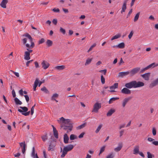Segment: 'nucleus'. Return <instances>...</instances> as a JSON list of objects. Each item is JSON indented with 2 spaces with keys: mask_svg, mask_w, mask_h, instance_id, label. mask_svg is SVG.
Segmentation results:
<instances>
[{
  "mask_svg": "<svg viewBox=\"0 0 158 158\" xmlns=\"http://www.w3.org/2000/svg\"><path fill=\"white\" fill-rule=\"evenodd\" d=\"M101 108V103L96 102L94 105L92 112L97 113L99 110Z\"/></svg>",
  "mask_w": 158,
  "mask_h": 158,
  "instance_id": "nucleus-6",
  "label": "nucleus"
},
{
  "mask_svg": "<svg viewBox=\"0 0 158 158\" xmlns=\"http://www.w3.org/2000/svg\"><path fill=\"white\" fill-rule=\"evenodd\" d=\"M121 35L120 34H118L116 35H114L112 37L111 39V40H113L116 39H118L121 37Z\"/></svg>",
  "mask_w": 158,
  "mask_h": 158,
  "instance_id": "nucleus-31",
  "label": "nucleus"
},
{
  "mask_svg": "<svg viewBox=\"0 0 158 158\" xmlns=\"http://www.w3.org/2000/svg\"><path fill=\"white\" fill-rule=\"evenodd\" d=\"M19 93L20 95L21 96H22L23 95V93H24L25 94H27V92L26 91H23L22 89H20L19 91Z\"/></svg>",
  "mask_w": 158,
  "mask_h": 158,
  "instance_id": "nucleus-37",
  "label": "nucleus"
},
{
  "mask_svg": "<svg viewBox=\"0 0 158 158\" xmlns=\"http://www.w3.org/2000/svg\"><path fill=\"white\" fill-rule=\"evenodd\" d=\"M19 108L22 109H19L18 111L20 113H22V114L25 116H28L29 115L30 113V111L27 112L28 110L27 108L25 106L22 107L20 106Z\"/></svg>",
  "mask_w": 158,
  "mask_h": 158,
  "instance_id": "nucleus-5",
  "label": "nucleus"
},
{
  "mask_svg": "<svg viewBox=\"0 0 158 158\" xmlns=\"http://www.w3.org/2000/svg\"><path fill=\"white\" fill-rule=\"evenodd\" d=\"M123 147V144L122 143H119L118 144V146L114 149V151L116 152L120 151Z\"/></svg>",
  "mask_w": 158,
  "mask_h": 158,
  "instance_id": "nucleus-19",
  "label": "nucleus"
},
{
  "mask_svg": "<svg viewBox=\"0 0 158 158\" xmlns=\"http://www.w3.org/2000/svg\"><path fill=\"white\" fill-rule=\"evenodd\" d=\"M85 134V133L82 132L78 136L79 138H81L83 137L84 135Z\"/></svg>",
  "mask_w": 158,
  "mask_h": 158,
  "instance_id": "nucleus-56",
  "label": "nucleus"
},
{
  "mask_svg": "<svg viewBox=\"0 0 158 158\" xmlns=\"http://www.w3.org/2000/svg\"><path fill=\"white\" fill-rule=\"evenodd\" d=\"M65 67L64 65L58 66L55 67V69L58 70H62L64 69Z\"/></svg>",
  "mask_w": 158,
  "mask_h": 158,
  "instance_id": "nucleus-30",
  "label": "nucleus"
},
{
  "mask_svg": "<svg viewBox=\"0 0 158 158\" xmlns=\"http://www.w3.org/2000/svg\"><path fill=\"white\" fill-rule=\"evenodd\" d=\"M52 11L54 12H60V10L58 8H54L52 9Z\"/></svg>",
  "mask_w": 158,
  "mask_h": 158,
  "instance_id": "nucleus-59",
  "label": "nucleus"
},
{
  "mask_svg": "<svg viewBox=\"0 0 158 158\" xmlns=\"http://www.w3.org/2000/svg\"><path fill=\"white\" fill-rule=\"evenodd\" d=\"M140 68L136 67L132 69L129 72L130 76V77H132L137 73L140 70Z\"/></svg>",
  "mask_w": 158,
  "mask_h": 158,
  "instance_id": "nucleus-8",
  "label": "nucleus"
},
{
  "mask_svg": "<svg viewBox=\"0 0 158 158\" xmlns=\"http://www.w3.org/2000/svg\"><path fill=\"white\" fill-rule=\"evenodd\" d=\"M107 70L106 69L100 70L99 72L100 73H103L104 75H105L106 73Z\"/></svg>",
  "mask_w": 158,
  "mask_h": 158,
  "instance_id": "nucleus-53",
  "label": "nucleus"
},
{
  "mask_svg": "<svg viewBox=\"0 0 158 158\" xmlns=\"http://www.w3.org/2000/svg\"><path fill=\"white\" fill-rule=\"evenodd\" d=\"M35 67L36 68H38L39 67V64L37 61H35L34 63Z\"/></svg>",
  "mask_w": 158,
  "mask_h": 158,
  "instance_id": "nucleus-63",
  "label": "nucleus"
},
{
  "mask_svg": "<svg viewBox=\"0 0 158 158\" xmlns=\"http://www.w3.org/2000/svg\"><path fill=\"white\" fill-rule=\"evenodd\" d=\"M12 94L13 97L14 98H15V97L16 96L15 93V90L14 89H13L12 90Z\"/></svg>",
  "mask_w": 158,
  "mask_h": 158,
  "instance_id": "nucleus-64",
  "label": "nucleus"
},
{
  "mask_svg": "<svg viewBox=\"0 0 158 158\" xmlns=\"http://www.w3.org/2000/svg\"><path fill=\"white\" fill-rule=\"evenodd\" d=\"M26 149V145L24 144L23 147L22 148V152L23 154H24Z\"/></svg>",
  "mask_w": 158,
  "mask_h": 158,
  "instance_id": "nucleus-47",
  "label": "nucleus"
},
{
  "mask_svg": "<svg viewBox=\"0 0 158 158\" xmlns=\"http://www.w3.org/2000/svg\"><path fill=\"white\" fill-rule=\"evenodd\" d=\"M119 99L118 98H111L109 101V104H111L113 102L117 100H118Z\"/></svg>",
  "mask_w": 158,
  "mask_h": 158,
  "instance_id": "nucleus-27",
  "label": "nucleus"
},
{
  "mask_svg": "<svg viewBox=\"0 0 158 158\" xmlns=\"http://www.w3.org/2000/svg\"><path fill=\"white\" fill-rule=\"evenodd\" d=\"M57 22V19H54L52 21L53 23L55 25H56Z\"/></svg>",
  "mask_w": 158,
  "mask_h": 158,
  "instance_id": "nucleus-62",
  "label": "nucleus"
},
{
  "mask_svg": "<svg viewBox=\"0 0 158 158\" xmlns=\"http://www.w3.org/2000/svg\"><path fill=\"white\" fill-rule=\"evenodd\" d=\"M156 130L155 128L153 127L152 129V133L153 135H155L156 134Z\"/></svg>",
  "mask_w": 158,
  "mask_h": 158,
  "instance_id": "nucleus-45",
  "label": "nucleus"
},
{
  "mask_svg": "<svg viewBox=\"0 0 158 158\" xmlns=\"http://www.w3.org/2000/svg\"><path fill=\"white\" fill-rule=\"evenodd\" d=\"M85 125H86L85 123H83V124H82L81 125L77 127H76V129L77 130H80L82 128H83L85 127Z\"/></svg>",
  "mask_w": 158,
  "mask_h": 158,
  "instance_id": "nucleus-32",
  "label": "nucleus"
},
{
  "mask_svg": "<svg viewBox=\"0 0 158 158\" xmlns=\"http://www.w3.org/2000/svg\"><path fill=\"white\" fill-rule=\"evenodd\" d=\"M35 148H34V147H33L32 148V153H31V156L33 158H35Z\"/></svg>",
  "mask_w": 158,
  "mask_h": 158,
  "instance_id": "nucleus-38",
  "label": "nucleus"
},
{
  "mask_svg": "<svg viewBox=\"0 0 158 158\" xmlns=\"http://www.w3.org/2000/svg\"><path fill=\"white\" fill-rule=\"evenodd\" d=\"M42 139L43 141H45L47 139V137L46 135H43L42 137Z\"/></svg>",
  "mask_w": 158,
  "mask_h": 158,
  "instance_id": "nucleus-48",
  "label": "nucleus"
},
{
  "mask_svg": "<svg viewBox=\"0 0 158 158\" xmlns=\"http://www.w3.org/2000/svg\"><path fill=\"white\" fill-rule=\"evenodd\" d=\"M148 158H152V154L149 152H147Z\"/></svg>",
  "mask_w": 158,
  "mask_h": 158,
  "instance_id": "nucleus-51",
  "label": "nucleus"
},
{
  "mask_svg": "<svg viewBox=\"0 0 158 158\" xmlns=\"http://www.w3.org/2000/svg\"><path fill=\"white\" fill-rule=\"evenodd\" d=\"M41 90L45 92L46 93H49L48 90L45 87H44L41 89Z\"/></svg>",
  "mask_w": 158,
  "mask_h": 158,
  "instance_id": "nucleus-41",
  "label": "nucleus"
},
{
  "mask_svg": "<svg viewBox=\"0 0 158 158\" xmlns=\"http://www.w3.org/2000/svg\"><path fill=\"white\" fill-rule=\"evenodd\" d=\"M115 111L113 109H111L109 110L106 114L107 116H110L114 113Z\"/></svg>",
  "mask_w": 158,
  "mask_h": 158,
  "instance_id": "nucleus-26",
  "label": "nucleus"
},
{
  "mask_svg": "<svg viewBox=\"0 0 158 158\" xmlns=\"http://www.w3.org/2000/svg\"><path fill=\"white\" fill-rule=\"evenodd\" d=\"M58 97V94L56 93L53 94L51 98L52 100H55L56 98H57Z\"/></svg>",
  "mask_w": 158,
  "mask_h": 158,
  "instance_id": "nucleus-36",
  "label": "nucleus"
},
{
  "mask_svg": "<svg viewBox=\"0 0 158 158\" xmlns=\"http://www.w3.org/2000/svg\"><path fill=\"white\" fill-rule=\"evenodd\" d=\"M70 139L71 140H74L77 138V137L76 135L73 134H72L70 136Z\"/></svg>",
  "mask_w": 158,
  "mask_h": 158,
  "instance_id": "nucleus-39",
  "label": "nucleus"
},
{
  "mask_svg": "<svg viewBox=\"0 0 158 158\" xmlns=\"http://www.w3.org/2000/svg\"><path fill=\"white\" fill-rule=\"evenodd\" d=\"M121 92L123 94H129L131 93V90L127 88H124L121 91Z\"/></svg>",
  "mask_w": 158,
  "mask_h": 158,
  "instance_id": "nucleus-12",
  "label": "nucleus"
},
{
  "mask_svg": "<svg viewBox=\"0 0 158 158\" xmlns=\"http://www.w3.org/2000/svg\"><path fill=\"white\" fill-rule=\"evenodd\" d=\"M96 46V44H94L93 45H92L89 48L88 50V52H89L90 51H91L93 48L94 47Z\"/></svg>",
  "mask_w": 158,
  "mask_h": 158,
  "instance_id": "nucleus-40",
  "label": "nucleus"
},
{
  "mask_svg": "<svg viewBox=\"0 0 158 158\" xmlns=\"http://www.w3.org/2000/svg\"><path fill=\"white\" fill-rule=\"evenodd\" d=\"M35 104L33 106L31 109V115H33V114L34 113V107H35Z\"/></svg>",
  "mask_w": 158,
  "mask_h": 158,
  "instance_id": "nucleus-43",
  "label": "nucleus"
},
{
  "mask_svg": "<svg viewBox=\"0 0 158 158\" xmlns=\"http://www.w3.org/2000/svg\"><path fill=\"white\" fill-rule=\"evenodd\" d=\"M69 137L67 133L65 134L64 135V142L67 144L69 142Z\"/></svg>",
  "mask_w": 158,
  "mask_h": 158,
  "instance_id": "nucleus-21",
  "label": "nucleus"
},
{
  "mask_svg": "<svg viewBox=\"0 0 158 158\" xmlns=\"http://www.w3.org/2000/svg\"><path fill=\"white\" fill-rule=\"evenodd\" d=\"M74 146L73 145H69L65 147H64L62 150L61 147H60V152H62V154L61 156V157H64L66 154H67L68 152L71 151L74 148Z\"/></svg>",
  "mask_w": 158,
  "mask_h": 158,
  "instance_id": "nucleus-4",
  "label": "nucleus"
},
{
  "mask_svg": "<svg viewBox=\"0 0 158 158\" xmlns=\"http://www.w3.org/2000/svg\"><path fill=\"white\" fill-rule=\"evenodd\" d=\"M54 147L52 145H51V144H50L49 145V147L48 148V150L49 151H52L53 150Z\"/></svg>",
  "mask_w": 158,
  "mask_h": 158,
  "instance_id": "nucleus-46",
  "label": "nucleus"
},
{
  "mask_svg": "<svg viewBox=\"0 0 158 158\" xmlns=\"http://www.w3.org/2000/svg\"><path fill=\"white\" fill-rule=\"evenodd\" d=\"M140 15V12L138 13L135 16L134 21L135 22H136L138 19Z\"/></svg>",
  "mask_w": 158,
  "mask_h": 158,
  "instance_id": "nucleus-35",
  "label": "nucleus"
},
{
  "mask_svg": "<svg viewBox=\"0 0 158 158\" xmlns=\"http://www.w3.org/2000/svg\"><path fill=\"white\" fill-rule=\"evenodd\" d=\"M127 9V2H124L123 5L122 7V10L121 13H122L123 12H124Z\"/></svg>",
  "mask_w": 158,
  "mask_h": 158,
  "instance_id": "nucleus-22",
  "label": "nucleus"
},
{
  "mask_svg": "<svg viewBox=\"0 0 158 158\" xmlns=\"http://www.w3.org/2000/svg\"><path fill=\"white\" fill-rule=\"evenodd\" d=\"M53 44L52 41L50 40H48L46 42V44L48 47L52 46Z\"/></svg>",
  "mask_w": 158,
  "mask_h": 158,
  "instance_id": "nucleus-29",
  "label": "nucleus"
},
{
  "mask_svg": "<svg viewBox=\"0 0 158 158\" xmlns=\"http://www.w3.org/2000/svg\"><path fill=\"white\" fill-rule=\"evenodd\" d=\"M158 66V63L156 64L155 63H153L150 64L148 65L146 67L144 68L141 71V72L142 73H143L144 72V71H145L146 70H147V69H148L152 68H154L155 67H156Z\"/></svg>",
  "mask_w": 158,
  "mask_h": 158,
  "instance_id": "nucleus-7",
  "label": "nucleus"
},
{
  "mask_svg": "<svg viewBox=\"0 0 158 158\" xmlns=\"http://www.w3.org/2000/svg\"><path fill=\"white\" fill-rule=\"evenodd\" d=\"M139 145L135 146L133 150V154L135 155H137L139 153Z\"/></svg>",
  "mask_w": 158,
  "mask_h": 158,
  "instance_id": "nucleus-13",
  "label": "nucleus"
},
{
  "mask_svg": "<svg viewBox=\"0 0 158 158\" xmlns=\"http://www.w3.org/2000/svg\"><path fill=\"white\" fill-rule=\"evenodd\" d=\"M33 61V60H28V61H27L26 63V65H27V66H29V64L30 63L32 62Z\"/></svg>",
  "mask_w": 158,
  "mask_h": 158,
  "instance_id": "nucleus-60",
  "label": "nucleus"
},
{
  "mask_svg": "<svg viewBox=\"0 0 158 158\" xmlns=\"http://www.w3.org/2000/svg\"><path fill=\"white\" fill-rule=\"evenodd\" d=\"M144 84L141 81L137 82L135 81H133L127 83L125 85V86L128 89H131L132 88H136L143 86Z\"/></svg>",
  "mask_w": 158,
  "mask_h": 158,
  "instance_id": "nucleus-3",
  "label": "nucleus"
},
{
  "mask_svg": "<svg viewBox=\"0 0 158 158\" xmlns=\"http://www.w3.org/2000/svg\"><path fill=\"white\" fill-rule=\"evenodd\" d=\"M133 32L132 31H131L130 34L128 36V38L130 39L132 37L133 35Z\"/></svg>",
  "mask_w": 158,
  "mask_h": 158,
  "instance_id": "nucleus-50",
  "label": "nucleus"
},
{
  "mask_svg": "<svg viewBox=\"0 0 158 158\" xmlns=\"http://www.w3.org/2000/svg\"><path fill=\"white\" fill-rule=\"evenodd\" d=\"M101 81L102 84H104L105 83V79L102 75L101 76Z\"/></svg>",
  "mask_w": 158,
  "mask_h": 158,
  "instance_id": "nucleus-42",
  "label": "nucleus"
},
{
  "mask_svg": "<svg viewBox=\"0 0 158 158\" xmlns=\"http://www.w3.org/2000/svg\"><path fill=\"white\" fill-rule=\"evenodd\" d=\"M45 41V40L44 38H42L39 41V44H40L43 43Z\"/></svg>",
  "mask_w": 158,
  "mask_h": 158,
  "instance_id": "nucleus-52",
  "label": "nucleus"
},
{
  "mask_svg": "<svg viewBox=\"0 0 158 158\" xmlns=\"http://www.w3.org/2000/svg\"><path fill=\"white\" fill-rule=\"evenodd\" d=\"M129 71H127L126 72H121L118 73V76L119 77H123L124 76H126L129 74Z\"/></svg>",
  "mask_w": 158,
  "mask_h": 158,
  "instance_id": "nucleus-15",
  "label": "nucleus"
},
{
  "mask_svg": "<svg viewBox=\"0 0 158 158\" xmlns=\"http://www.w3.org/2000/svg\"><path fill=\"white\" fill-rule=\"evenodd\" d=\"M19 143L20 147L23 148V147L24 145L26 144L25 141L23 142Z\"/></svg>",
  "mask_w": 158,
  "mask_h": 158,
  "instance_id": "nucleus-57",
  "label": "nucleus"
},
{
  "mask_svg": "<svg viewBox=\"0 0 158 158\" xmlns=\"http://www.w3.org/2000/svg\"><path fill=\"white\" fill-rule=\"evenodd\" d=\"M148 140L149 142H152L153 141H154V139L151 137H148Z\"/></svg>",
  "mask_w": 158,
  "mask_h": 158,
  "instance_id": "nucleus-61",
  "label": "nucleus"
},
{
  "mask_svg": "<svg viewBox=\"0 0 158 158\" xmlns=\"http://www.w3.org/2000/svg\"><path fill=\"white\" fill-rule=\"evenodd\" d=\"M57 121L61 125V127L67 130V133H68L72 130L73 126L70 119H65L63 117H61L57 120Z\"/></svg>",
  "mask_w": 158,
  "mask_h": 158,
  "instance_id": "nucleus-2",
  "label": "nucleus"
},
{
  "mask_svg": "<svg viewBox=\"0 0 158 158\" xmlns=\"http://www.w3.org/2000/svg\"><path fill=\"white\" fill-rule=\"evenodd\" d=\"M41 65L43 68L44 69H46L49 66V64L47 61L44 60L41 63Z\"/></svg>",
  "mask_w": 158,
  "mask_h": 158,
  "instance_id": "nucleus-10",
  "label": "nucleus"
},
{
  "mask_svg": "<svg viewBox=\"0 0 158 158\" xmlns=\"http://www.w3.org/2000/svg\"><path fill=\"white\" fill-rule=\"evenodd\" d=\"M102 124H100L99 125V126H98V127L97 129L95 131L96 133H98L99 132V131H100V130H101V129L102 128Z\"/></svg>",
  "mask_w": 158,
  "mask_h": 158,
  "instance_id": "nucleus-33",
  "label": "nucleus"
},
{
  "mask_svg": "<svg viewBox=\"0 0 158 158\" xmlns=\"http://www.w3.org/2000/svg\"><path fill=\"white\" fill-rule=\"evenodd\" d=\"M24 96L27 102H28L29 100V98L27 95H25Z\"/></svg>",
  "mask_w": 158,
  "mask_h": 158,
  "instance_id": "nucleus-54",
  "label": "nucleus"
},
{
  "mask_svg": "<svg viewBox=\"0 0 158 158\" xmlns=\"http://www.w3.org/2000/svg\"><path fill=\"white\" fill-rule=\"evenodd\" d=\"M158 85V77L155 80L152 81L150 84L149 87L150 88H152L153 87Z\"/></svg>",
  "mask_w": 158,
  "mask_h": 158,
  "instance_id": "nucleus-11",
  "label": "nucleus"
},
{
  "mask_svg": "<svg viewBox=\"0 0 158 158\" xmlns=\"http://www.w3.org/2000/svg\"><path fill=\"white\" fill-rule=\"evenodd\" d=\"M152 144L155 146H158V141H154L152 143Z\"/></svg>",
  "mask_w": 158,
  "mask_h": 158,
  "instance_id": "nucleus-55",
  "label": "nucleus"
},
{
  "mask_svg": "<svg viewBox=\"0 0 158 158\" xmlns=\"http://www.w3.org/2000/svg\"><path fill=\"white\" fill-rule=\"evenodd\" d=\"M150 73H145L144 74L141 75V76L146 81H148L149 80Z\"/></svg>",
  "mask_w": 158,
  "mask_h": 158,
  "instance_id": "nucleus-16",
  "label": "nucleus"
},
{
  "mask_svg": "<svg viewBox=\"0 0 158 158\" xmlns=\"http://www.w3.org/2000/svg\"><path fill=\"white\" fill-rule=\"evenodd\" d=\"M131 97H127L124 98L123 100L122 101V106L123 107H124L127 104V103L129 102V101L131 100Z\"/></svg>",
  "mask_w": 158,
  "mask_h": 158,
  "instance_id": "nucleus-9",
  "label": "nucleus"
},
{
  "mask_svg": "<svg viewBox=\"0 0 158 158\" xmlns=\"http://www.w3.org/2000/svg\"><path fill=\"white\" fill-rule=\"evenodd\" d=\"M25 38H23L22 41L23 44L25 45L27 48L26 52H28L30 54L32 52L33 50L31 49L33 48L35 46V44L33 41V39L29 34L26 33L23 35Z\"/></svg>",
  "mask_w": 158,
  "mask_h": 158,
  "instance_id": "nucleus-1",
  "label": "nucleus"
},
{
  "mask_svg": "<svg viewBox=\"0 0 158 158\" xmlns=\"http://www.w3.org/2000/svg\"><path fill=\"white\" fill-rule=\"evenodd\" d=\"M14 101L16 105H21L22 104V102L17 98H15Z\"/></svg>",
  "mask_w": 158,
  "mask_h": 158,
  "instance_id": "nucleus-25",
  "label": "nucleus"
},
{
  "mask_svg": "<svg viewBox=\"0 0 158 158\" xmlns=\"http://www.w3.org/2000/svg\"><path fill=\"white\" fill-rule=\"evenodd\" d=\"M105 146H103L101 148L100 150V153H102L105 151Z\"/></svg>",
  "mask_w": 158,
  "mask_h": 158,
  "instance_id": "nucleus-44",
  "label": "nucleus"
},
{
  "mask_svg": "<svg viewBox=\"0 0 158 158\" xmlns=\"http://www.w3.org/2000/svg\"><path fill=\"white\" fill-rule=\"evenodd\" d=\"M30 54L26 51L24 52V59L27 60H28L30 59Z\"/></svg>",
  "mask_w": 158,
  "mask_h": 158,
  "instance_id": "nucleus-18",
  "label": "nucleus"
},
{
  "mask_svg": "<svg viewBox=\"0 0 158 158\" xmlns=\"http://www.w3.org/2000/svg\"><path fill=\"white\" fill-rule=\"evenodd\" d=\"M113 48L116 47L119 48L123 49L125 47V44L123 42L119 44L118 45L116 46H114Z\"/></svg>",
  "mask_w": 158,
  "mask_h": 158,
  "instance_id": "nucleus-20",
  "label": "nucleus"
},
{
  "mask_svg": "<svg viewBox=\"0 0 158 158\" xmlns=\"http://www.w3.org/2000/svg\"><path fill=\"white\" fill-rule=\"evenodd\" d=\"M53 134L54 136L57 139L58 137V134L57 130L56 129V128L53 127Z\"/></svg>",
  "mask_w": 158,
  "mask_h": 158,
  "instance_id": "nucleus-24",
  "label": "nucleus"
},
{
  "mask_svg": "<svg viewBox=\"0 0 158 158\" xmlns=\"http://www.w3.org/2000/svg\"><path fill=\"white\" fill-rule=\"evenodd\" d=\"M11 71L12 72L16 77H19V74L18 73L16 72L13 71Z\"/></svg>",
  "mask_w": 158,
  "mask_h": 158,
  "instance_id": "nucleus-58",
  "label": "nucleus"
},
{
  "mask_svg": "<svg viewBox=\"0 0 158 158\" xmlns=\"http://www.w3.org/2000/svg\"><path fill=\"white\" fill-rule=\"evenodd\" d=\"M118 83H114L113 85L110 86V92H114L115 91L114 90V89H115L116 88H118Z\"/></svg>",
  "mask_w": 158,
  "mask_h": 158,
  "instance_id": "nucleus-14",
  "label": "nucleus"
},
{
  "mask_svg": "<svg viewBox=\"0 0 158 158\" xmlns=\"http://www.w3.org/2000/svg\"><path fill=\"white\" fill-rule=\"evenodd\" d=\"M60 31L63 34H64L65 33V30L62 27L60 28Z\"/></svg>",
  "mask_w": 158,
  "mask_h": 158,
  "instance_id": "nucleus-49",
  "label": "nucleus"
},
{
  "mask_svg": "<svg viewBox=\"0 0 158 158\" xmlns=\"http://www.w3.org/2000/svg\"><path fill=\"white\" fill-rule=\"evenodd\" d=\"M39 82V79L38 78H36L35 79V80L34 82V85L33 86V89H34V91H35L36 90V88L38 85Z\"/></svg>",
  "mask_w": 158,
  "mask_h": 158,
  "instance_id": "nucleus-23",
  "label": "nucleus"
},
{
  "mask_svg": "<svg viewBox=\"0 0 158 158\" xmlns=\"http://www.w3.org/2000/svg\"><path fill=\"white\" fill-rule=\"evenodd\" d=\"M114 153L111 152L106 156V158H114Z\"/></svg>",
  "mask_w": 158,
  "mask_h": 158,
  "instance_id": "nucleus-34",
  "label": "nucleus"
},
{
  "mask_svg": "<svg viewBox=\"0 0 158 158\" xmlns=\"http://www.w3.org/2000/svg\"><path fill=\"white\" fill-rule=\"evenodd\" d=\"M92 60V58L87 59L86 60L85 63V65L86 66L89 64L91 63Z\"/></svg>",
  "mask_w": 158,
  "mask_h": 158,
  "instance_id": "nucleus-28",
  "label": "nucleus"
},
{
  "mask_svg": "<svg viewBox=\"0 0 158 158\" xmlns=\"http://www.w3.org/2000/svg\"><path fill=\"white\" fill-rule=\"evenodd\" d=\"M8 2L7 0H3L0 4L2 8H6V4Z\"/></svg>",
  "mask_w": 158,
  "mask_h": 158,
  "instance_id": "nucleus-17",
  "label": "nucleus"
}]
</instances>
